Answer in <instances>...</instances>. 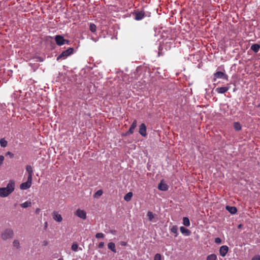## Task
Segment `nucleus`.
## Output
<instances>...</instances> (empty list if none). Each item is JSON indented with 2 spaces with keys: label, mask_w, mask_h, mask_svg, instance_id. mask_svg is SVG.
Segmentation results:
<instances>
[{
  "label": "nucleus",
  "mask_w": 260,
  "mask_h": 260,
  "mask_svg": "<svg viewBox=\"0 0 260 260\" xmlns=\"http://www.w3.org/2000/svg\"><path fill=\"white\" fill-rule=\"evenodd\" d=\"M15 186V181L13 180H10L6 187H0V197L6 198L9 196L14 191Z\"/></svg>",
  "instance_id": "obj_1"
},
{
  "label": "nucleus",
  "mask_w": 260,
  "mask_h": 260,
  "mask_svg": "<svg viewBox=\"0 0 260 260\" xmlns=\"http://www.w3.org/2000/svg\"><path fill=\"white\" fill-rule=\"evenodd\" d=\"M14 235V231L11 228L6 229L1 233V238L3 241L11 239Z\"/></svg>",
  "instance_id": "obj_2"
},
{
  "label": "nucleus",
  "mask_w": 260,
  "mask_h": 260,
  "mask_svg": "<svg viewBox=\"0 0 260 260\" xmlns=\"http://www.w3.org/2000/svg\"><path fill=\"white\" fill-rule=\"evenodd\" d=\"M74 50V49L73 47L69 48L66 50L62 52V53L57 57L56 60L58 61L60 59H65L73 53Z\"/></svg>",
  "instance_id": "obj_3"
},
{
  "label": "nucleus",
  "mask_w": 260,
  "mask_h": 260,
  "mask_svg": "<svg viewBox=\"0 0 260 260\" xmlns=\"http://www.w3.org/2000/svg\"><path fill=\"white\" fill-rule=\"evenodd\" d=\"M55 41L58 46H62L65 44H69L70 41L64 39L61 35H56L54 38Z\"/></svg>",
  "instance_id": "obj_4"
},
{
  "label": "nucleus",
  "mask_w": 260,
  "mask_h": 260,
  "mask_svg": "<svg viewBox=\"0 0 260 260\" xmlns=\"http://www.w3.org/2000/svg\"><path fill=\"white\" fill-rule=\"evenodd\" d=\"M217 78L223 79L226 81L229 80L228 76L226 74L220 71L216 72L214 74V78L213 79V81L215 82L216 81Z\"/></svg>",
  "instance_id": "obj_5"
},
{
  "label": "nucleus",
  "mask_w": 260,
  "mask_h": 260,
  "mask_svg": "<svg viewBox=\"0 0 260 260\" xmlns=\"http://www.w3.org/2000/svg\"><path fill=\"white\" fill-rule=\"evenodd\" d=\"M32 184V179L27 178V181L22 183L20 185V188L22 190H26L30 187Z\"/></svg>",
  "instance_id": "obj_6"
},
{
  "label": "nucleus",
  "mask_w": 260,
  "mask_h": 260,
  "mask_svg": "<svg viewBox=\"0 0 260 260\" xmlns=\"http://www.w3.org/2000/svg\"><path fill=\"white\" fill-rule=\"evenodd\" d=\"M75 214L78 216V217L82 219H85L86 218V212L83 210H81L80 209H78L76 210Z\"/></svg>",
  "instance_id": "obj_7"
},
{
  "label": "nucleus",
  "mask_w": 260,
  "mask_h": 260,
  "mask_svg": "<svg viewBox=\"0 0 260 260\" xmlns=\"http://www.w3.org/2000/svg\"><path fill=\"white\" fill-rule=\"evenodd\" d=\"M137 120L135 119L133 122L128 131L125 133V134L124 135V136H128L129 135L133 134L134 133V129L137 126Z\"/></svg>",
  "instance_id": "obj_8"
},
{
  "label": "nucleus",
  "mask_w": 260,
  "mask_h": 260,
  "mask_svg": "<svg viewBox=\"0 0 260 260\" xmlns=\"http://www.w3.org/2000/svg\"><path fill=\"white\" fill-rule=\"evenodd\" d=\"M135 15V19L136 20H142L145 15V13L144 11H137L134 14Z\"/></svg>",
  "instance_id": "obj_9"
},
{
  "label": "nucleus",
  "mask_w": 260,
  "mask_h": 260,
  "mask_svg": "<svg viewBox=\"0 0 260 260\" xmlns=\"http://www.w3.org/2000/svg\"><path fill=\"white\" fill-rule=\"evenodd\" d=\"M139 134L143 137L147 136L146 126L144 123H142L139 126Z\"/></svg>",
  "instance_id": "obj_10"
},
{
  "label": "nucleus",
  "mask_w": 260,
  "mask_h": 260,
  "mask_svg": "<svg viewBox=\"0 0 260 260\" xmlns=\"http://www.w3.org/2000/svg\"><path fill=\"white\" fill-rule=\"evenodd\" d=\"M52 217L54 220L57 222H60L62 220L61 215L59 214L57 211H54L52 213Z\"/></svg>",
  "instance_id": "obj_11"
},
{
  "label": "nucleus",
  "mask_w": 260,
  "mask_h": 260,
  "mask_svg": "<svg viewBox=\"0 0 260 260\" xmlns=\"http://www.w3.org/2000/svg\"><path fill=\"white\" fill-rule=\"evenodd\" d=\"M229 251V247L226 245H223L219 249V253L221 256H225Z\"/></svg>",
  "instance_id": "obj_12"
},
{
  "label": "nucleus",
  "mask_w": 260,
  "mask_h": 260,
  "mask_svg": "<svg viewBox=\"0 0 260 260\" xmlns=\"http://www.w3.org/2000/svg\"><path fill=\"white\" fill-rule=\"evenodd\" d=\"M230 89L229 86L218 87L215 89V91L218 93H224Z\"/></svg>",
  "instance_id": "obj_13"
},
{
  "label": "nucleus",
  "mask_w": 260,
  "mask_h": 260,
  "mask_svg": "<svg viewBox=\"0 0 260 260\" xmlns=\"http://www.w3.org/2000/svg\"><path fill=\"white\" fill-rule=\"evenodd\" d=\"M26 171L28 173L27 178H32V176L34 175L32 168L30 165H27L26 166Z\"/></svg>",
  "instance_id": "obj_14"
},
{
  "label": "nucleus",
  "mask_w": 260,
  "mask_h": 260,
  "mask_svg": "<svg viewBox=\"0 0 260 260\" xmlns=\"http://www.w3.org/2000/svg\"><path fill=\"white\" fill-rule=\"evenodd\" d=\"M158 189L161 191H166L168 189V186L161 181L158 185Z\"/></svg>",
  "instance_id": "obj_15"
},
{
  "label": "nucleus",
  "mask_w": 260,
  "mask_h": 260,
  "mask_svg": "<svg viewBox=\"0 0 260 260\" xmlns=\"http://www.w3.org/2000/svg\"><path fill=\"white\" fill-rule=\"evenodd\" d=\"M180 230L181 233L183 235L186 236H189L191 234V232L189 230L184 228V226H181L180 228Z\"/></svg>",
  "instance_id": "obj_16"
},
{
  "label": "nucleus",
  "mask_w": 260,
  "mask_h": 260,
  "mask_svg": "<svg viewBox=\"0 0 260 260\" xmlns=\"http://www.w3.org/2000/svg\"><path fill=\"white\" fill-rule=\"evenodd\" d=\"M226 209L231 214H235L237 212V209L235 207L226 206Z\"/></svg>",
  "instance_id": "obj_17"
},
{
  "label": "nucleus",
  "mask_w": 260,
  "mask_h": 260,
  "mask_svg": "<svg viewBox=\"0 0 260 260\" xmlns=\"http://www.w3.org/2000/svg\"><path fill=\"white\" fill-rule=\"evenodd\" d=\"M260 48V45L258 44H254L251 46V50L253 51L254 52L257 53Z\"/></svg>",
  "instance_id": "obj_18"
},
{
  "label": "nucleus",
  "mask_w": 260,
  "mask_h": 260,
  "mask_svg": "<svg viewBox=\"0 0 260 260\" xmlns=\"http://www.w3.org/2000/svg\"><path fill=\"white\" fill-rule=\"evenodd\" d=\"M13 246L15 247L16 249H19L20 248V241L17 239H15L13 241Z\"/></svg>",
  "instance_id": "obj_19"
},
{
  "label": "nucleus",
  "mask_w": 260,
  "mask_h": 260,
  "mask_svg": "<svg viewBox=\"0 0 260 260\" xmlns=\"http://www.w3.org/2000/svg\"><path fill=\"white\" fill-rule=\"evenodd\" d=\"M31 203L30 201H27L20 204V206L23 208H26L28 207L31 206Z\"/></svg>",
  "instance_id": "obj_20"
},
{
  "label": "nucleus",
  "mask_w": 260,
  "mask_h": 260,
  "mask_svg": "<svg viewBox=\"0 0 260 260\" xmlns=\"http://www.w3.org/2000/svg\"><path fill=\"white\" fill-rule=\"evenodd\" d=\"M132 196L133 193L132 192H129L124 196V199L125 201L128 202L131 200Z\"/></svg>",
  "instance_id": "obj_21"
},
{
  "label": "nucleus",
  "mask_w": 260,
  "mask_h": 260,
  "mask_svg": "<svg viewBox=\"0 0 260 260\" xmlns=\"http://www.w3.org/2000/svg\"><path fill=\"white\" fill-rule=\"evenodd\" d=\"M108 247L109 249H110L111 250H112L114 252H116V250L115 249V245L113 242H110L108 244Z\"/></svg>",
  "instance_id": "obj_22"
},
{
  "label": "nucleus",
  "mask_w": 260,
  "mask_h": 260,
  "mask_svg": "<svg viewBox=\"0 0 260 260\" xmlns=\"http://www.w3.org/2000/svg\"><path fill=\"white\" fill-rule=\"evenodd\" d=\"M172 233L175 234V237H176L178 236V227L177 225H173L170 229Z\"/></svg>",
  "instance_id": "obj_23"
},
{
  "label": "nucleus",
  "mask_w": 260,
  "mask_h": 260,
  "mask_svg": "<svg viewBox=\"0 0 260 260\" xmlns=\"http://www.w3.org/2000/svg\"><path fill=\"white\" fill-rule=\"evenodd\" d=\"M183 224L186 226H189L190 225V221L188 217H184L183 218Z\"/></svg>",
  "instance_id": "obj_24"
},
{
  "label": "nucleus",
  "mask_w": 260,
  "mask_h": 260,
  "mask_svg": "<svg viewBox=\"0 0 260 260\" xmlns=\"http://www.w3.org/2000/svg\"><path fill=\"white\" fill-rule=\"evenodd\" d=\"M7 144V141L4 138H2L0 140V145L2 147H6Z\"/></svg>",
  "instance_id": "obj_25"
},
{
  "label": "nucleus",
  "mask_w": 260,
  "mask_h": 260,
  "mask_svg": "<svg viewBox=\"0 0 260 260\" xmlns=\"http://www.w3.org/2000/svg\"><path fill=\"white\" fill-rule=\"evenodd\" d=\"M89 29L92 32H95L96 30V25L93 23H90L89 24Z\"/></svg>",
  "instance_id": "obj_26"
},
{
  "label": "nucleus",
  "mask_w": 260,
  "mask_h": 260,
  "mask_svg": "<svg viewBox=\"0 0 260 260\" xmlns=\"http://www.w3.org/2000/svg\"><path fill=\"white\" fill-rule=\"evenodd\" d=\"M103 190L101 189L98 190L93 195L94 198H98L103 194Z\"/></svg>",
  "instance_id": "obj_27"
},
{
  "label": "nucleus",
  "mask_w": 260,
  "mask_h": 260,
  "mask_svg": "<svg viewBox=\"0 0 260 260\" xmlns=\"http://www.w3.org/2000/svg\"><path fill=\"white\" fill-rule=\"evenodd\" d=\"M217 256L215 254H211L207 256L206 260H216Z\"/></svg>",
  "instance_id": "obj_28"
},
{
  "label": "nucleus",
  "mask_w": 260,
  "mask_h": 260,
  "mask_svg": "<svg viewBox=\"0 0 260 260\" xmlns=\"http://www.w3.org/2000/svg\"><path fill=\"white\" fill-rule=\"evenodd\" d=\"M234 127L236 131H240L241 129V125L238 122H234Z\"/></svg>",
  "instance_id": "obj_29"
},
{
  "label": "nucleus",
  "mask_w": 260,
  "mask_h": 260,
  "mask_svg": "<svg viewBox=\"0 0 260 260\" xmlns=\"http://www.w3.org/2000/svg\"><path fill=\"white\" fill-rule=\"evenodd\" d=\"M71 249L73 251L76 252L78 249V244L76 242H74L73 243Z\"/></svg>",
  "instance_id": "obj_30"
},
{
  "label": "nucleus",
  "mask_w": 260,
  "mask_h": 260,
  "mask_svg": "<svg viewBox=\"0 0 260 260\" xmlns=\"http://www.w3.org/2000/svg\"><path fill=\"white\" fill-rule=\"evenodd\" d=\"M147 216L149 221H152L153 218H154L153 214L152 212L148 211L147 213Z\"/></svg>",
  "instance_id": "obj_31"
},
{
  "label": "nucleus",
  "mask_w": 260,
  "mask_h": 260,
  "mask_svg": "<svg viewBox=\"0 0 260 260\" xmlns=\"http://www.w3.org/2000/svg\"><path fill=\"white\" fill-rule=\"evenodd\" d=\"M161 255L159 253H156L154 257V260H161Z\"/></svg>",
  "instance_id": "obj_32"
},
{
  "label": "nucleus",
  "mask_w": 260,
  "mask_h": 260,
  "mask_svg": "<svg viewBox=\"0 0 260 260\" xmlns=\"http://www.w3.org/2000/svg\"><path fill=\"white\" fill-rule=\"evenodd\" d=\"M104 236V234L102 233H98L95 235L96 238H103Z\"/></svg>",
  "instance_id": "obj_33"
},
{
  "label": "nucleus",
  "mask_w": 260,
  "mask_h": 260,
  "mask_svg": "<svg viewBox=\"0 0 260 260\" xmlns=\"http://www.w3.org/2000/svg\"><path fill=\"white\" fill-rule=\"evenodd\" d=\"M4 156L3 155H0V167L3 164V161L4 160Z\"/></svg>",
  "instance_id": "obj_34"
},
{
  "label": "nucleus",
  "mask_w": 260,
  "mask_h": 260,
  "mask_svg": "<svg viewBox=\"0 0 260 260\" xmlns=\"http://www.w3.org/2000/svg\"><path fill=\"white\" fill-rule=\"evenodd\" d=\"M215 242L217 244H220L221 242V240L219 238H216L215 239Z\"/></svg>",
  "instance_id": "obj_35"
},
{
  "label": "nucleus",
  "mask_w": 260,
  "mask_h": 260,
  "mask_svg": "<svg viewBox=\"0 0 260 260\" xmlns=\"http://www.w3.org/2000/svg\"><path fill=\"white\" fill-rule=\"evenodd\" d=\"M251 260H260V256L259 255H256L252 258Z\"/></svg>",
  "instance_id": "obj_36"
},
{
  "label": "nucleus",
  "mask_w": 260,
  "mask_h": 260,
  "mask_svg": "<svg viewBox=\"0 0 260 260\" xmlns=\"http://www.w3.org/2000/svg\"><path fill=\"white\" fill-rule=\"evenodd\" d=\"M104 246V242H101L99 244V245H98V247H99V248H103Z\"/></svg>",
  "instance_id": "obj_37"
},
{
  "label": "nucleus",
  "mask_w": 260,
  "mask_h": 260,
  "mask_svg": "<svg viewBox=\"0 0 260 260\" xmlns=\"http://www.w3.org/2000/svg\"><path fill=\"white\" fill-rule=\"evenodd\" d=\"M48 242L47 241H46V240H45V241H44L42 242V245H43V246H47V245H48Z\"/></svg>",
  "instance_id": "obj_38"
},
{
  "label": "nucleus",
  "mask_w": 260,
  "mask_h": 260,
  "mask_svg": "<svg viewBox=\"0 0 260 260\" xmlns=\"http://www.w3.org/2000/svg\"><path fill=\"white\" fill-rule=\"evenodd\" d=\"M40 211H41V210L40 208H37L35 211L36 214H39L40 212Z\"/></svg>",
  "instance_id": "obj_39"
},
{
  "label": "nucleus",
  "mask_w": 260,
  "mask_h": 260,
  "mask_svg": "<svg viewBox=\"0 0 260 260\" xmlns=\"http://www.w3.org/2000/svg\"><path fill=\"white\" fill-rule=\"evenodd\" d=\"M120 244L122 246H125L126 245V242H124V241H121L120 242Z\"/></svg>",
  "instance_id": "obj_40"
},
{
  "label": "nucleus",
  "mask_w": 260,
  "mask_h": 260,
  "mask_svg": "<svg viewBox=\"0 0 260 260\" xmlns=\"http://www.w3.org/2000/svg\"><path fill=\"white\" fill-rule=\"evenodd\" d=\"M7 154L8 155H13V154L11 152H9V151L7 152Z\"/></svg>",
  "instance_id": "obj_41"
},
{
  "label": "nucleus",
  "mask_w": 260,
  "mask_h": 260,
  "mask_svg": "<svg viewBox=\"0 0 260 260\" xmlns=\"http://www.w3.org/2000/svg\"><path fill=\"white\" fill-rule=\"evenodd\" d=\"M241 226H242V225H241V224H239V225H238V228H241Z\"/></svg>",
  "instance_id": "obj_42"
},
{
  "label": "nucleus",
  "mask_w": 260,
  "mask_h": 260,
  "mask_svg": "<svg viewBox=\"0 0 260 260\" xmlns=\"http://www.w3.org/2000/svg\"><path fill=\"white\" fill-rule=\"evenodd\" d=\"M257 107L260 108V104L258 105Z\"/></svg>",
  "instance_id": "obj_43"
},
{
  "label": "nucleus",
  "mask_w": 260,
  "mask_h": 260,
  "mask_svg": "<svg viewBox=\"0 0 260 260\" xmlns=\"http://www.w3.org/2000/svg\"><path fill=\"white\" fill-rule=\"evenodd\" d=\"M120 260H123V259H120Z\"/></svg>",
  "instance_id": "obj_44"
}]
</instances>
